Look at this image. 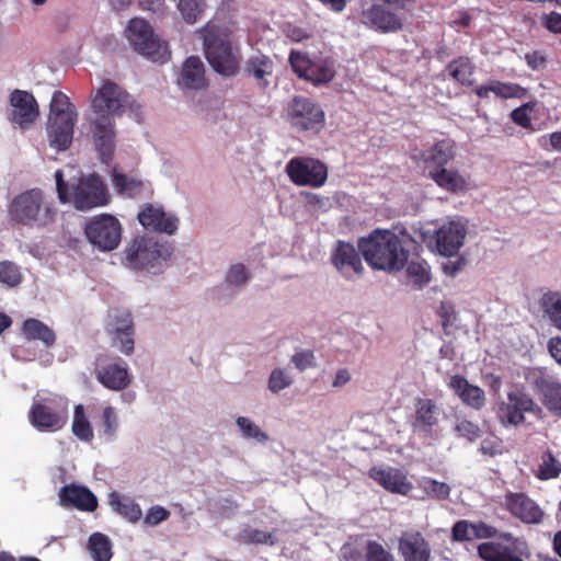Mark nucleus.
<instances>
[{
    "instance_id": "14",
    "label": "nucleus",
    "mask_w": 561,
    "mask_h": 561,
    "mask_svg": "<svg viewBox=\"0 0 561 561\" xmlns=\"http://www.w3.org/2000/svg\"><path fill=\"white\" fill-rule=\"evenodd\" d=\"M527 380L539 396L542 405L553 415L561 417V382L540 368L529 371Z\"/></svg>"
},
{
    "instance_id": "21",
    "label": "nucleus",
    "mask_w": 561,
    "mask_h": 561,
    "mask_svg": "<svg viewBox=\"0 0 561 561\" xmlns=\"http://www.w3.org/2000/svg\"><path fill=\"white\" fill-rule=\"evenodd\" d=\"M365 25L380 33H394L403 27V20L396 12L380 3H373L362 12Z\"/></svg>"
},
{
    "instance_id": "17",
    "label": "nucleus",
    "mask_w": 561,
    "mask_h": 561,
    "mask_svg": "<svg viewBox=\"0 0 561 561\" xmlns=\"http://www.w3.org/2000/svg\"><path fill=\"white\" fill-rule=\"evenodd\" d=\"M106 331L114 345H118L122 353L130 355L134 352V323L130 312L115 309L108 314Z\"/></svg>"
},
{
    "instance_id": "58",
    "label": "nucleus",
    "mask_w": 561,
    "mask_h": 561,
    "mask_svg": "<svg viewBox=\"0 0 561 561\" xmlns=\"http://www.w3.org/2000/svg\"><path fill=\"white\" fill-rule=\"evenodd\" d=\"M103 433L107 437H113L118 427V420L113 407H106L103 410Z\"/></svg>"
},
{
    "instance_id": "44",
    "label": "nucleus",
    "mask_w": 561,
    "mask_h": 561,
    "mask_svg": "<svg viewBox=\"0 0 561 561\" xmlns=\"http://www.w3.org/2000/svg\"><path fill=\"white\" fill-rule=\"evenodd\" d=\"M178 9L187 24H194L204 12L202 0H179Z\"/></svg>"
},
{
    "instance_id": "64",
    "label": "nucleus",
    "mask_w": 561,
    "mask_h": 561,
    "mask_svg": "<svg viewBox=\"0 0 561 561\" xmlns=\"http://www.w3.org/2000/svg\"><path fill=\"white\" fill-rule=\"evenodd\" d=\"M525 59L527 66L533 70H539L545 68L547 62L546 57L538 50L526 54Z\"/></svg>"
},
{
    "instance_id": "22",
    "label": "nucleus",
    "mask_w": 561,
    "mask_h": 561,
    "mask_svg": "<svg viewBox=\"0 0 561 561\" xmlns=\"http://www.w3.org/2000/svg\"><path fill=\"white\" fill-rule=\"evenodd\" d=\"M398 551L403 561H430L432 548L419 530L403 531L398 540Z\"/></svg>"
},
{
    "instance_id": "18",
    "label": "nucleus",
    "mask_w": 561,
    "mask_h": 561,
    "mask_svg": "<svg viewBox=\"0 0 561 561\" xmlns=\"http://www.w3.org/2000/svg\"><path fill=\"white\" fill-rule=\"evenodd\" d=\"M105 359L104 356L96 359L94 369L96 380L108 390L126 389L131 382L127 365L122 359L111 363H106Z\"/></svg>"
},
{
    "instance_id": "56",
    "label": "nucleus",
    "mask_w": 561,
    "mask_h": 561,
    "mask_svg": "<svg viewBox=\"0 0 561 561\" xmlns=\"http://www.w3.org/2000/svg\"><path fill=\"white\" fill-rule=\"evenodd\" d=\"M290 385L291 379L285 374L283 369H274L268 378V389L274 393L279 392Z\"/></svg>"
},
{
    "instance_id": "2",
    "label": "nucleus",
    "mask_w": 561,
    "mask_h": 561,
    "mask_svg": "<svg viewBox=\"0 0 561 561\" xmlns=\"http://www.w3.org/2000/svg\"><path fill=\"white\" fill-rule=\"evenodd\" d=\"M55 179L58 198L62 204L72 203L77 209L88 210L104 206L110 201L106 186L98 174L82 176L71 187L64 180L61 170L55 172Z\"/></svg>"
},
{
    "instance_id": "25",
    "label": "nucleus",
    "mask_w": 561,
    "mask_h": 561,
    "mask_svg": "<svg viewBox=\"0 0 561 561\" xmlns=\"http://www.w3.org/2000/svg\"><path fill=\"white\" fill-rule=\"evenodd\" d=\"M59 502L64 507H76L83 512H93L98 507L96 496L88 488L76 484L60 489Z\"/></svg>"
},
{
    "instance_id": "60",
    "label": "nucleus",
    "mask_w": 561,
    "mask_h": 561,
    "mask_svg": "<svg viewBox=\"0 0 561 561\" xmlns=\"http://www.w3.org/2000/svg\"><path fill=\"white\" fill-rule=\"evenodd\" d=\"M473 537L476 539H489V538H499L502 531H499L495 527L484 523L478 522L473 523Z\"/></svg>"
},
{
    "instance_id": "4",
    "label": "nucleus",
    "mask_w": 561,
    "mask_h": 561,
    "mask_svg": "<svg viewBox=\"0 0 561 561\" xmlns=\"http://www.w3.org/2000/svg\"><path fill=\"white\" fill-rule=\"evenodd\" d=\"M199 32L204 39L205 56L211 68L225 77L236 76L240 68V61L228 35L219 32L210 23H207Z\"/></svg>"
},
{
    "instance_id": "55",
    "label": "nucleus",
    "mask_w": 561,
    "mask_h": 561,
    "mask_svg": "<svg viewBox=\"0 0 561 561\" xmlns=\"http://www.w3.org/2000/svg\"><path fill=\"white\" fill-rule=\"evenodd\" d=\"M479 450L485 456L494 457L503 454L504 444L500 437L490 435L482 439Z\"/></svg>"
},
{
    "instance_id": "31",
    "label": "nucleus",
    "mask_w": 561,
    "mask_h": 561,
    "mask_svg": "<svg viewBox=\"0 0 561 561\" xmlns=\"http://www.w3.org/2000/svg\"><path fill=\"white\" fill-rule=\"evenodd\" d=\"M428 178L432 179L437 186L453 194L462 193L468 190L466 178L455 169L439 168L431 170Z\"/></svg>"
},
{
    "instance_id": "26",
    "label": "nucleus",
    "mask_w": 561,
    "mask_h": 561,
    "mask_svg": "<svg viewBox=\"0 0 561 561\" xmlns=\"http://www.w3.org/2000/svg\"><path fill=\"white\" fill-rule=\"evenodd\" d=\"M466 237L465 227L458 222L449 221L436 232V249L445 256L457 254Z\"/></svg>"
},
{
    "instance_id": "15",
    "label": "nucleus",
    "mask_w": 561,
    "mask_h": 561,
    "mask_svg": "<svg viewBox=\"0 0 561 561\" xmlns=\"http://www.w3.org/2000/svg\"><path fill=\"white\" fill-rule=\"evenodd\" d=\"M129 94L118 84L105 80L92 99L93 112L100 116L119 115L128 104Z\"/></svg>"
},
{
    "instance_id": "6",
    "label": "nucleus",
    "mask_w": 561,
    "mask_h": 561,
    "mask_svg": "<svg viewBox=\"0 0 561 561\" xmlns=\"http://www.w3.org/2000/svg\"><path fill=\"white\" fill-rule=\"evenodd\" d=\"M126 37L134 49L152 61L165 62L170 57L168 44L154 35L151 25L141 18H134L126 27Z\"/></svg>"
},
{
    "instance_id": "3",
    "label": "nucleus",
    "mask_w": 561,
    "mask_h": 561,
    "mask_svg": "<svg viewBox=\"0 0 561 561\" xmlns=\"http://www.w3.org/2000/svg\"><path fill=\"white\" fill-rule=\"evenodd\" d=\"M12 221L30 227L45 228L56 219L57 210L39 188L27 190L13 198L8 208Z\"/></svg>"
},
{
    "instance_id": "9",
    "label": "nucleus",
    "mask_w": 561,
    "mask_h": 561,
    "mask_svg": "<svg viewBox=\"0 0 561 561\" xmlns=\"http://www.w3.org/2000/svg\"><path fill=\"white\" fill-rule=\"evenodd\" d=\"M286 118L298 131L318 134L325 124V113L321 105L306 96H294L287 106Z\"/></svg>"
},
{
    "instance_id": "33",
    "label": "nucleus",
    "mask_w": 561,
    "mask_h": 561,
    "mask_svg": "<svg viewBox=\"0 0 561 561\" xmlns=\"http://www.w3.org/2000/svg\"><path fill=\"white\" fill-rule=\"evenodd\" d=\"M21 330L27 341H39L46 347H51L56 342L54 330L38 319H26Z\"/></svg>"
},
{
    "instance_id": "19",
    "label": "nucleus",
    "mask_w": 561,
    "mask_h": 561,
    "mask_svg": "<svg viewBox=\"0 0 561 561\" xmlns=\"http://www.w3.org/2000/svg\"><path fill=\"white\" fill-rule=\"evenodd\" d=\"M12 107L10 119L21 129H27L39 116V107L34 95L24 90L15 89L9 99Z\"/></svg>"
},
{
    "instance_id": "27",
    "label": "nucleus",
    "mask_w": 561,
    "mask_h": 561,
    "mask_svg": "<svg viewBox=\"0 0 561 561\" xmlns=\"http://www.w3.org/2000/svg\"><path fill=\"white\" fill-rule=\"evenodd\" d=\"M368 474L374 481L391 493L407 495L412 490L411 482L408 481L405 474L399 469L373 467Z\"/></svg>"
},
{
    "instance_id": "53",
    "label": "nucleus",
    "mask_w": 561,
    "mask_h": 561,
    "mask_svg": "<svg viewBox=\"0 0 561 561\" xmlns=\"http://www.w3.org/2000/svg\"><path fill=\"white\" fill-rule=\"evenodd\" d=\"M455 431L459 437H463L471 443L481 436L479 425L466 419L457 422Z\"/></svg>"
},
{
    "instance_id": "34",
    "label": "nucleus",
    "mask_w": 561,
    "mask_h": 561,
    "mask_svg": "<svg viewBox=\"0 0 561 561\" xmlns=\"http://www.w3.org/2000/svg\"><path fill=\"white\" fill-rule=\"evenodd\" d=\"M449 76L458 83L471 87L474 83L472 79L474 72V65L471 62L469 57L460 56L453 59L447 65Z\"/></svg>"
},
{
    "instance_id": "62",
    "label": "nucleus",
    "mask_w": 561,
    "mask_h": 561,
    "mask_svg": "<svg viewBox=\"0 0 561 561\" xmlns=\"http://www.w3.org/2000/svg\"><path fill=\"white\" fill-rule=\"evenodd\" d=\"M542 25L552 33L561 34V14L558 12H550L541 16Z\"/></svg>"
},
{
    "instance_id": "45",
    "label": "nucleus",
    "mask_w": 561,
    "mask_h": 561,
    "mask_svg": "<svg viewBox=\"0 0 561 561\" xmlns=\"http://www.w3.org/2000/svg\"><path fill=\"white\" fill-rule=\"evenodd\" d=\"M541 304L554 325L561 330V295L548 293L543 295Z\"/></svg>"
},
{
    "instance_id": "5",
    "label": "nucleus",
    "mask_w": 561,
    "mask_h": 561,
    "mask_svg": "<svg viewBox=\"0 0 561 561\" xmlns=\"http://www.w3.org/2000/svg\"><path fill=\"white\" fill-rule=\"evenodd\" d=\"M68 419V400L59 396L35 401L28 411L30 423L39 432H58L66 426Z\"/></svg>"
},
{
    "instance_id": "37",
    "label": "nucleus",
    "mask_w": 561,
    "mask_h": 561,
    "mask_svg": "<svg viewBox=\"0 0 561 561\" xmlns=\"http://www.w3.org/2000/svg\"><path fill=\"white\" fill-rule=\"evenodd\" d=\"M88 550L94 561H110L112 559V542L102 533H93L88 540Z\"/></svg>"
},
{
    "instance_id": "24",
    "label": "nucleus",
    "mask_w": 561,
    "mask_h": 561,
    "mask_svg": "<svg viewBox=\"0 0 561 561\" xmlns=\"http://www.w3.org/2000/svg\"><path fill=\"white\" fill-rule=\"evenodd\" d=\"M456 157V142L451 138H444L436 141L430 148L422 150L417 157L425 167L434 168H446V165L453 161Z\"/></svg>"
},
{
    "instance_id": "51",
    "label": "nucleus",
    "mask_w": 561,
    "mask_h": 561,
    "mask_svg": "<svg viewBox=\"0 0 561 561\" xmlns=\"http://www.w3.org/2000/svg\"><path fill=\"white\" fill-rule=\"evenodd\" d=\"M289 62L298 77L307 79L312 61L305 54L293 50L289 55Z\"/></svg>"
},
{
    "instance_id": "28",
    "label": "nucleus",
    "mask_w": 561,
    "mask_h": 561,
    "mask_svg": "<svg viewBox=\"0 0 561 561\" xmlns=\"http://www.w3.org/2000/svg\"><path fill=\"white\" fill-rule=\"evenodd\" d=\"M77 117H49L47 134L51 147L59 151L67 150L73 138Z\"/></svg>"
},
{
    "instance_id": "50",
    "label": "nucleus",
    "mask_w": 561,
    "mask_h": 561,
    "mask_svg": "<svg viewBox=\"0 0 561 561\" xmlns=\"http://www.w3.org/2000/svg\"><path fill=\"white\" fill-rule=\"evenodd\" d=\"M333 77L334 70L331 67L312 62L311 69L306 80L312 82L313 84H321L330 82Z\"/></svg>"
},
{
    "instance_id": "20",
    "label": "nucleus",
    "mask_w": 561,
    "mask_h": 561,
    "mask_svg": "<svg viewBox=\"0 0 561 561\" xmlns=\"http://www.w3.org/2000/svg\"><path fill=\"white\" fill-rule=\"evenodd\" d=\"M137 218L139 224L148 231L172 236L179 228L176 216L165 213L163 207L153 204L145 205Z\"/></svg>"
},
{
    "instance_id": "47",
    "label": "nucleus",
    "mask_w": 561,
    "mask_h": 561,
    "mask_svg": "<svg viewBox=\"0 0 561 561\" xmlns=\"http://www.w3.org/2000/svg\"><path fill=\"white\" fill-rule=\"evenodd\" d=\"M365 559L366 561H396L392 553L375 540L367 541Z\"/></svg>"
},
{
    "instance_id": "46",
    "label": "nucleus",
    "mask_w": 561,
    "mask_h": 561,
    "mask_svg": "<svg viewBox=\"0 0 561 561\" xmlns=\"http://www.w3.org/2000/svg\"><path fill=\"white\" fill-rule=\"evenodd\" d=\"M421 488L431 497L446 500L450 494V486L432 478H424Z\"/></svg>"
},
{
    "instance_id": "8",
    "label": "nucleus",
    "mask_w": 561,
    "mask_h": 561,
    "mask_svg": "<svg viewBox=\"0 0 561 561\" xmlns=\"http://www.w3.org/2000/svg\"><path fill=\"white\" fill-rule=\"evenodd\" d=\"M84 234L93 248L101 252H111L121 244L123 227L115 216L100 214L85 222Z\"/></svg>"
},
{
    "instance_id": "16",
    "label": "nucleus",
    "mask_w": 561,
    "mask_h": 561,
    "mask_svg": "<svg viewBox=\"0 0 561 561\" xmlns=\"http://www.w3.org/2000/svg\"><path fill=\"white\" fill-rule=\"evenodd\" d=\"M504 507L513 517L528 525L540 524L545 517L543 510L525 492H506Z\"/></svg>"
},
{
    "instance_id": "40",
    "label": "nucleus",
    "mask_w": 561,
    "mask_h": 561,
    "mask_svg": "<svg viewBox=\"0 0 561 561\" xmlns=\"http://www.w3.org/2000/svg\"><path fill=\"white\" fill-rule=\"evenodd\" d=\"M111 505L119 515L131 523L138 522L142 516L140 506L130 499H121L118 495L113 494Z\"/></svg>"
},
{
    "instance_id": "29",
    "label": "nucleus",
    "mask_w": 561,
    "mask_h": 561,
    "mask_svg": "<svg viewBox=\"0 0 561 561\" xmlns=\"http://www.w3.org/2000/svg\"><path fill=\"white\" fill-rule=\"evenodd\" d=\"M448 386L466 405L474 410H480L484 407V391L480 387L471 385L463 376H451Z\"/></svg>"
},
{
    "instance_id": "23",
    "label": "nucleus",
    "mask_w": 561,
    "mask_h": 561,
    "mask_svg": "<svg viewBox=\"0 0 561 561\" xmlns=\"http://www.w3.org/2000/svg\"><path fill=\"white\" fill-rule=\"evenodd\" d=\"M95 148L103 163L110 164L115 150V129L111 117L103 115L92 122Z\"/></svg>"
},
{
    "instance_id": "41",
    "label": "nucleus",
    "mask_w": 561,
    "mask_h": 561,
    "mask_svg": "<svg viewBox=\"0 0 561 561\" xmlns=\"http://www.w3.org/2000/svg\"><path fill=\"white\" fill-rule=\"evenodd\" d=\"M49 117H77L75 105L61 91H55L53 94Z\"/></svg>"
},
{
    "instance_id": "39",
    "label": "nucleus",
    "mask_w": 561,
    "mask_h": 561,
    "mask_svg": "<svg viewBox=\"0 0 561 561\" xmlns=\"http://www.w3.org/2000/svg\"><path fill=\"white\" fill-rule=\"evenodd\" d=\"M561 474V461L552 454L551 450H547L541 455V462L535 472V477L538 480L547 481L556 479Z\"/></svg>"
},
{
    "instance_id": "11",
    "label": "nucleus",
    "mask_w": 561,
    "mask_h": 561,
    "mask_svg": "<svg viewBox=\"0 0 561 561\" xmlns=\"http://www.w3.org/2000/svg\"><path fill=\"white\" fill-rule=\"evenodd\" d=\"M497 539L508 545L486 541L478 546V556L483 561H524V557H529L526 541L514 537L513 534L502 533Z\"/></svg>"
},
{
    "instance_id": "59",
    "label": "nucleus",
    "mask_w": 561,
    "mask_h": 561,
    "mask_svg": "<svg viewBox=\"0 0 561 561\" xmlns=\"http://www.w3.org/2000/svg\"><path fill=\"white\" fill-rule=\"evenodd\" d=\"M170 515L171 513L167 508L156 505L148 510L144 523L148 526H157L167 520Z\"/></svg>"
},
{
    "instance_id": "32",
    "label": "nucleus",
    "mask_w": 561,
    "mask_h": 561,
    "mask_svg": "<svg viewBox=\"0 0 561 561\" xmlns=\"http://www.w3.org/2000/svg\"><path fill=\"white\" fill-rule=\"evenodd\" d=\"M416 410L412 427L414 432L431 433L433 427L437 425V407L431 399H417Z\"/></svg>"
},
{
    "instance_id": "42",
    "label": "nucleus",
    "mask_w": 561,
    "mask_h": 561,
    "mask_svg": "<svg viewBox=\"0 0 561 561\" xmlns=\"http://www.w3.org/2000/svg\"><path fill=\"white\" fill-rule=\"evenodd\" d=\"M239 540L247 545H270L276 543L274 533L263 531L251 527H245L239 533Z\"/></svg>"
},
{
    "instance_id": "35",
    "label": "nucleus",
    "mask_w": 561,
    "mask_h": 561,
    "mask_svg": "<svg viewBox=\"0 0 561 561\" xmlns=\"http://www.w3.org/2000/svg\"><path fill=\"white\" fill-rule=\"evenodd\" d=\"M112 182L116 191L127 197H137L144 190V182L135 176H128L124 173L118 172L116 169L113 170Z\"/></svg>"
},
{
    "instance_id": "57",
    "label": "nucleus",
    "mask_w": 561,
    "mask_h": 561,
    "mask_svg": "<svg viewBox=\"0 0 561 561\" xmlns=\"http://www.w3.org/2000/svg\"><path fill=\"white\" fill-rule=\"evenodd\" d=\"M249 273L243 264H236L227 273L226 282L232 286H240L247 283Z\"/></svg>"
},
{
    "instance_id": "49",
    "label": "nucleus",
    "mask_w": 561,
    "mask_h": 561,
    "mask_svg": "<svg viewBox=\"0 0 561 561\" xmlns=\"http://www.w3.org/2000/svg\"><path fill=\"white\" fill-rule=\"evenodd\" d=\"M21 273L14 263L10 261L0 262V282L11 287L21 283Z\"/></svg>"
},
{
    "instance_id": "43",
    "label": "nucleus",
    "mask_w": 561,
    "mask_h": 561,
    "mask_svg": "<svg viewBox=\"0 0 561 561\" xmlns=\"http://www.w3.org/2000/svg\"><path fill=\"white\" fill-rule=\"evenodd\" d=\"M407 264V275L417 288H422L430 283L431 274L425 261H411Z\"/></svg>"
},
{
    "instance_id": "12",
    "label": "nucleus",
    "mask_w": 561,
    "mask_h": 561,
    "mask_svg": "<svg viewBox=\"0 0 561 561\" xmlns=\"http://www.w3.org/2000/svg\"><path fill=\"white\" fill-rule=\"evenodd\" d=\"M286 173L297 186L321 187L328 179L327 165L312 158L290 159L286 164Z\"/></svg>"
},
{
    "instance_id": "7",
    "label": "nucleus",
    "mask_w": 561,
    "mask_h": 561,
    "mask_svg": "<svg viewBox=\"0 0 561 561\" xmlns=\"http://www.w3.org/2000/svg\"><path fill=\"white\" fill-rule=\"evenodd\" d=\"M171 249L151 237H136L125 249L124 264L133 270H148L170 259Z\"/></svg>"
},
{
    "instance_id": "10",
    "label": "nucleus",
    "mask_w": 561,
    "mask_h": 561,
    "mask_svg": "<svg viewBox=\"0 0 561 561\" xmlns=\"http://www.w3.org/2000/svg\"><path fill=\"white\" fill-rule=\"evenodd\" d=\"M526 413L540 416L542 408L524 389H514L507 392V401L500 403L497 419L505 427H516L525 423Z\"/></svg>"
},
{
    "instance_id": "13",
    "label": "nucleus",
    "mask_w": 561,
    "mask_h": 561,
    "mask_svg": "<svg viewBox=\"0 0 561 561\" xmlns=\"http://www.w3.org/2000/svg\"><path fill=\"white\" fill-rule=\"evenodd\" d=\"M362 256L358 247L339 240L331 251L330 262L344 279L353 282L363 277L365 273Z\"/></svg>"
},
{
    "instance_id": "52",
    "label": "nucleus",
    "mask_w": 561,
    "mask_h": 561,
    "mask_svg": "<svg viewBox=\"0 0 561 561\" xmlns=\"http://www.w3.org/2000/svg\"><path fill=\"white\" fill-rule=\"evenodd\" d=\"M473 533V523L461 519L454 524L451 528V539L457 542L471 541L476 539L472 535Z\"/></svg>"
},
{
    "instance_id": "61",
    "label": "nucleus",
    "mask_w": 561,
    "mask_h": 561,
    "mask_svg": "<svg viewBox=\"0 0 561 561\" xmlns=\"http://www.w3.org/2000/svg\"><path fill=\"white\" fill-rule=\"evenodd\" d=\"M291 360L300 371H304L305 369L314 365V356L311 351L298 352L293 356Z\"/></svg>"
},
{
    "instance_id": "1",
    "label": "nucleus",
    "mask_w": 561,
    "mask_h": 561,
    "mask_svg": "<svg viewBox=\"0 0 561 561\" xmlns=\"http://www.w3.org/2000/svg\"><path fill=\"white\" fill-rule=\"evenodd\" d=\"M358 248L367 264L377 271L399 272L409 260V251L390 230L376 229L368 237L359 238Z\"/></svg>"
},
{
    "instance_id": "48",
    "label": "nucleus",
    "mask_w": 561,
    "mask_h": 561,
    "mask_svg": "<svg viewBox=\"0 0 561 561\" xmlns=\"http://www.w3.org/2000/svg\"><path fill=\"white\" fill-rule=\"evenodd\" d=\"M237 425L242 431V434L248 438H254L260 443H265L268 440V435L257 425L251 422L248 417L239 416L237 419Z\"/></svg>"
},
{
    "instance_id": "38",
    "label": "nucleus",
    "mask_w": 561,
    "mask_h": 561,
    "mask_svg": "<svg viewBox=\"0 0 561 561\" xmlns=\"http://www.w3.org/2000/svg\"><path fill=\"white\" fill-rule=\"evenodd\" d=\"M72 433L82 442H92L94 434L88 416L85 415L84 407L77 404L73 412Z\"/></svg>"
},
{
    "instance_id": "30",
    "label": "nucleus",
    "mask_w": 561,
    "mask_h": 561,
    "mask_svg": "<svg viewBox=\"0 0 561 561\" xmlns=\"http://www.w3.org/2000/svg\"><path fill=\"white\" fill-rule=\"evenodd\" d=\"M179 84L193 90L206 88L205 67L199 57L191 56L184 61Z\"/></svg>"
},
{
    "instance_id": "54",
    "label": "nucleus",
    "mask_w": 561,
    "mask_h": 561,
    "mask_svg": "<svg viewBox=\"0 0 561 561\" xmlns=\"http://www.w3.org/2000/svg\"><path fill=\"white\" fill-rule=\"evenodd\" d=\"M490 89L496 96L503 99L518 96L519 92L523 90L517 83H504L497 80L490 82Z\"/></svg>"
},
{
    "instance_id": "36",
    "label": "nucleus",
    "mask_w": 561,
    "mask_h": 561,
    "mask_svg": "<svg viewBox=\"0 0 561 561\" xmlns=\"http://www.w3.org/2000/svg\"><path fill=\"white\" fill-rule=\"evenodd\" d=\"M245 72L257 81L259 87L265 89L268 85L265 77L272 75L273 62L265 56L252 57L247 62Z\"/></svg>"
},
{
    "instance_id": "63",
    "label": "nucleus",
    "mask_w": 561,
    "mask_h": 561,
    "mask_svg": "<svg viewBox=\"0 0 561 561\" xmlns=\"http://www.w3.org/2000/svg\"><path fill=\"white\" fill-rule=\"evenodd\" d=\"M362 557V551L350 543L341 548L340 561H360Z\"/></svg>"
}]
</instances>
